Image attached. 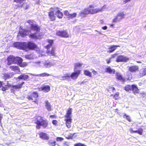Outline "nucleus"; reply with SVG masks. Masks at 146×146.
<instances>
[{
	"mask_svg": "<svg viewBox=\"0 0 146 146\" xmlns=\"http://www.w3.org/2000/svg\"><path fill=\"white\" fill-rule=\"evenodd\" d=\"M129 60V58L126 57L123 55H120L118 56L116 60L117 62H126Z\"/></svg>",
	"mask_w": 146,
	"mask_h": 146,
	"instance_id": "nucleus-9",
	"label": "nucleus"
},
{
	"mask_svg": "<svg viewBox=\"0 0 146 146\" xmlns=\"http://www.w3.org/2000/svg\"><path fill=\"white\" fill-rule=\"evenodd\" d=\"M58 121L56 120H53L52 121V123L55 126H57L58 125Z\"/></svg>",
	"mask_w": 146,
	"mask_h": 146,
	"instance_id": "nucleus-48",
	"label": "nucleus"
},
{
	"mask_svg": "<svg viewBox=\"0 0 146 146\" xmlns=\"http://www.w3.org/2000/svg\"><path fill=\"white\" fill-rule=\"evenodd\" d=\"M56 35L58 36L64 38H68L69 35L68 32L65 30L58 31L56 32Z\"/></svg>",
	"mask_w": 146,
	"mask_h": 146,
	"instance_id": "nucleus-6",
	"label": "nucleus"
},
{
	"mask_svg": "<svg viewBox=\"0 0 146 146\" xmlns=\"http://www.w3.org/2000/svg\"><path fill=\"white\" fill-rule=\"evenodd\" d=\"M105 71L106 72L109 73L110 74H115V70L114 69H111V67L110 66L106 68Z\"/></svg>",
	"mask_w": 146,
	"mask_h": 146,
	"instance_id": "nucleus-24",
	"label": "nucleus"
},
{
	"mask_svg": "<svg viewBox=\"0 0 146 146\" xmlns=\"http://www.w3.org/2000/svg\"><path fill=\"white\" fill-rule=\"evenodd\" d=\"M40 137H47V134L43 132H40L38 133Z\"/></svg>",
	"mask_w": 146,
	"mask_h": 146,
	"instance_id": "nucleus-40",
	"label": "nucleus"
},
{
	"mask_svg": "<svg viewBox=\"0 0 146 146\" xmlns=\"http://www.w3.org/2000/svg\"><path fill=\"white\" fill-rule=\"evenodd\" d=\"M14 64H17L19 65H20L21 63H22L23 62V60L21 57L16 56L15 57Z\"/></svg>",
	"mask_w": 146,
	"mask_h": 146,
	"instance_id": "nucleus-23",
	"label": "nucleus"
},
{
	"mask_svg": "<svg viewBox=\"0 0 146 146\" xmlns=\"http://www.w3.org/2000/svg\"><path fill=\"white\" fill-rule=\"evenodd\" d=\"M123 117L124 118L126 119L129 122H131V121L130 116L129 115H126V114H124L123 115Z\"/></svg>",
	"mask_w": 146,
	"mask_h": 146,
	"instance_id": "nucleus-37",
	"label": "nucleus"
},
{
	"mask_svg": "<svg viewBox=\"0 0 146 146\" xmlns=\"http://www.w3.org/2000/svg\"><path fill=\"white\" fill-rule=\"evenodd\" d=\"M104 10V6L101 8L90 9H89L90 13L91 14H95L99 12H102Z\"/></svg>",
	"mask_w": 146,
	"mask_h": 146,
	"instance_id": "nucleus-10",
	"label": "nucleus"
},
{
	"mask_svg": "<svg viewBox=\"0 0 146 146\" xmlns=\"http://www.w3.org/2000/svg\"><path fill=\"white\" fill-rule=\"evenodd\" d=\"M45 64L46 66H51V63L50 62L48 63H46Z\"/></svg>",
	"mask_w": 146,
	"mask_h": 146,
	"instance_id": "nucleus-59",
	"label": "nucleus"
},
{
	"mask_svg": "<svg viewBox=\"0 0 146 146\" xmlns=\"http://www.w3.org/2000/svg\"><path fill=\"white\" fill-rule=\"evenodd\" d=\"M131 91L133 92V94L135 95L139 93V89L137 86L135 84L132 85Z\"/></svg>",
	"mask_w": 146,
	"mask_h": 146,
	"instance_id": "nucleus-19",
	"label": "nucleus"
},
{
	"mask_svg": "<svg viewBox=\"0 0 146 146\" xmlns=\"http://www.w3.org/2000/svg\"><path fill=\"white\" fill-rule=\"evenodd\" d=\"M77 13H74L72 14H70V16L69 17L68 19H72L73 18L75 17H76Z\"/></svg>",
	"mask_w": 146,
	"mask_h": 146,
	"instance_id": "nucleus-39",
	"label": "nucleus"
},
{
	"mask_svg": "<svg viewBox=\"0 0 146 146\" xmlns=\"http://www.w3.org/2000/svg\"><path fill=\"white\" fill-rule=\"evenodd\" d=\"M143 131V129H141L140 130H138L133 131L132 132L134 133H137L139 135H141L142 134Z\"/></svg>",
	"mask_w": 146,
	"mask_h": 146,
	"instance_id": "nucleus-38",
	"label": "nucleus"
},
{
	"mask_svg": "<svg viewBox=\"0 0 146 146\" xmlns=\"http://www.w3.org/2000/svg\"><path fill=\"white\" fill-rule=\"evenodd\" d=\"M92 72L94 75H96L97 74V72L94 70H92Z\"/></svg>",
	"mask_w": 146,
	"mask_h": 146,
	"instance_id": "nucleus-58",
	"label": "nucleus"
},
{
	"mask_svg": "<svg viewBox=\"0 0 146 146\" xmlns=\"http://www.w3.org/2000/svg\"><path fill=\"white\" fill-rule=\"evenodd\" d=\"M111 58H110L109 59H106V61L107 62V63L108 64H109L111 62Z\"/></svg>",
	"mask_w": 146,
	"mask_h": 146,
	"instance_id": "nucleus-54",
	"label": "nucleus"
},
{
	"mask_svg": "<svg viewBox=\"0 0 146 146\" xmlns=\"http://www.w3.org/2000/svg\"><path fill=\"white\" fill-rule=\"evenodd\" d=\"M15 57L12 56L10 55L7 58V64L10 65L12 64H14Z\"/></svg>",
	"mask_w": 146,
	"mask_h": 146,
	"instance_id": "nucleus-13",
	"label": "nucleus"
},
{
	"mask_svg": "<svg viewBox=\"0 0 146 146\" xmlns=\"http://www.w3.org/2000/svg\"><path fill=\"white\" fill-rule=\"evenodd\" d=\"M90 14L89 9L88 8H85L80 13V15L82 16L83 15H86Z\"/></svg>",
	"mask_w": 146,
	"mask_h": 146,
	"instance_id": "nucleus-25",
	"label": "nucleus"
},
{
	"mask_svg": "<svg viewBox=\"0 0 146 146\" xmlns=\"http://www.w3.org/2000/svg\"><path fill=\"white\" fill-rule=\"evenodd\" d=\"M128 70L131 72H135L139 71V67L137 65L131 66L129 67Z\"/></svg>",
	"mask_w": 146,
	"mask_h": 146,
	"instance_id": "nucleus-12",
	"label": "nucleus"
},
{
	"mask_svg": "<svg viewBox=\"0 0 146 146\" xmlns=\"http://www.w3.org/2000/svg\"><path fill=\"white\" fill-rule=\"evenodd\" d=\"M14 46L16 48L25 51L34 50L37 48V45L32 41L26 42H16L14 44Z\"/></svg>",
	"mask_w": 146,
	"mask_h": 146,
	"instance_id": "nucleus-1",
	"label": "nucleus"
},
{
	"mask_svg": "<svg viewBox=\"0 0 146 146\" xmlns=\"http://www.w3.org/2000/svg\"><path fill=\"white\" fill-rule=\"evenodd\" d=\"M63 145L66 146H69L68 143L67 142H65L63 143Z\"/></svg>",
	"mask_w": 146,
	"mask_h": 146,
	"instance_id": "nucleus-55",
	"label": "nucleus"
},
{
	"mask_svg": "<svg viewBox=\"0 0 146 146\" xmlns=\"http://www.w3.org/2000/svg\"><path fill=\"white\" fill-rule=\"evenodd\" d=\"M29 78V75L25 74L20 75L17 78L19 80H23L24 81L28 80Z\"/></svg>",
	"mask_w": 146,
	"mask_h": 146,
	"instance_id": "nucleus-16",
	"label": "nucleus"
},
{
	"mask_svg": "<svg viewBox=\"0 0 146 146\" xmlns=\"http://www.w3.org/2000/svg\"><path fill=\"white\" fill-rule=\"evenodd\" d=\"M38 97V93L36 91L33 92L31 94L28 95L27 98L29 101L33 100L35 103L38 104V101L37 98Z\"/></svg>",
	"mask_w": 146,
	"mask_h": 146,
	"instance_id": "nucleus-4",
	"label": "nucleus"
},
{
	"mask_svg": "<svg viewBox=\"0 0 146 146\" xmlns=\"http://www.w3.org/2000/svg\"><path fill=\"white\" fill-rule=\"evenodd\" d=\"M48 16L51 21H54L56 19V16L54 11H51L48 13Z\"/></svg>",
	"mask_w": 146,
	"mask_h": 146,
	"instance_id": "nucleus-14",
	"label": "nucleus"
},
{
	"mask_svg": "<svg viewBox=\"0 0 146 146\" xmlns=\"http://www.w3.org/2000/svg\"><path fill=\"white\" fill-rule=\"evenodd\" d=\"M117 55V54H112V55H111V58H115L116 56Z\"/></svg>",
	"mask_w": 146,
	"mask_h": 146,
	"instance_id": "nucleus-62",
	"label": "nucleus"
},
{
	"mask_svg": "<svg viewBox=\"0 0 146 146\" xmlns=\"http://www.w3.org/2000/svg\"><path fill=\"white\" fill-rule=\"evenodd\" d=\"M25 58L28 60L32 59L33 58V56L31 54L26 55L25 56Z\"/></svg>",
	"mask_w": 146,
	"mask_h": 146,
	"instance_id": "nucleus-36",
	"label": "nucleus"
},
{
	"mask_svg": "<svg viewBox=\"0 0 146 146\" xmlns=\"http://www.w3.org/2000/svg\"><path fill=\"white\" fill-rule=\"evenodd\" d=\"M131 0H123V3L124 4L130 1Z\"/></svg>",
	"mask_w": 146,
	"mask_h": 146,
	"instance_id": "nucleus-56",
	"label": "nucleus"
},
{
	"mask_svg": "<svg viewBox=\"0 0 146 146\" xmlns=\"http://www.w3.org/2000/svg\"><path fill=\"white\" fill-rule=\"evenodd\" d=\"M51 46H50V45L49 44L47 45L45 47L47 49H49Z\"/></svg>",
	"mask_w": 146,
	"mask_h": 146,
	"instance_id": "nucleus-57",
	"label": "nucleus"
},
{
	"mask_svg": "<svg viewBox=\"0 0 146 146\" xmlns=\"http://www.w3.org/2000/svg\"><path fill=\"white\" fill-rule=\"evenodd\" d=\"M110 90H111L113 92L115 90V89L114 87L109 86L108 88V89H107V91H110Z\"/></svg>",
	"mask_w": 146,
	"mask_h": 146,
	"instance_id": "nucleus-46",
	"label": "nucleus"
},
{
	"mask_svg": "<svg viewBox=\"0 0 146 146\" xmlns=\"http://www.w3.org/2000/svg\"><path fill=\"white\" fill-rule=\"evenodd\" d=\"M25 83V82H22L20 84L17 85L11 86V89L10 91L12 92H13L15 90H19L22 88L23 85Z\"/></svg>",
	"mask_w": 146,
	"mask_h": 146,
	"instance_id": "nucleus-8",
	"label": "nucleus"
},
{
	"mask_svg": "<svg viewBox=\"0 0 146 146\" xmlns=\"http://www.w3.org/2000/svg\"><path fill=\"white\" fill-rule=\"evenodd\" d=\"M9 68L12 71H16L17 70H19L20 69L18 66H10Z\"/></svg>",
	"mask_w": 146,
	"mask_h": 146,
	"instance_id": "nucleus-32",
	"label": "nucleus"
},
{
	"mask_svg": "<svg viewBox=\"0 0 146 146\" xmlns=\"http://www.w3.org/2000/svg\"><path fill=\"white\" fill-rule=\"evenodd\" d=\"M27 22L30 25L31 27L33 25H34V23H35L34 21L33 20H29L27 21Z\"/></svg>",
	"mask_w": 146,
	"mask_h": 146,
	"instance_id": "nucleus-43",
	"label": "nucleus"
},
{
	"mask_svg": "<svg viewBox=\"0 0 146 146\" xmlns=\"http://www.w3.org/2000/svg\"><path fill=\"white\" fill-rule=\"evenodd\" d=\"M19 35L22 37H25L29 35V33L27 30L21 29L19 31Z\"/></svg>",
	"mask_w": 146,
	"mask_h": 146,
	"instance_id": "nucleus-18",
	"label": "nucleus"
},
{
	"mask_svg": "<svg viewBox=\"0 0 146 146\" xmlns=\"http://www.w3.org/2000/svg\"><path fill=\"white\" fill-rule=\"evenodd\" d=\"M119 93L117 92L114 94H111L110 96H113V98L115 100H117L119 99Z\"/></svg>",
	"mask_w": 146,
	"mask_h": 146,
	"instance_id": "nucleus-29",
	"label": "nucleus"
},
{
	"mask_svg": "<svg viewBox=\"0 0 146 146\" xmlns=\"http://www.w3.org/2000/svg\"><path fill=\"white\" fill-rule=\"evenodd\" d=\"M94 7V6L92 5H90L89 6L88 8H93Z\"/></svg>",
	"mask_w": 146,
	"mask_h": 146,
	"instance_id": "nucleus-61",
	"label": "nucleus"
},
{
	"mask_svg": "<svg viewBox=\"0 0 146 146\" xmlns=\"http://www.w3.org/2000/svg\"><path fill=\"white\" fill-rule=\"evenodd\" d=\"M3 75V78L5 80H7L13 77L14 76V74L13 73H5Z\"/></svg>",
	"mask_w": 146,
	"mask_h": 146,
	"instance_id": "nucleus-15",
	"label": "nucleus"
},
{
	"mask_svg": "<svg viewBox=\"0 0 146 146\" xmlns=\"http://www.w3.org/2000/svg\"><path fill=\"white\" fill-rule=\"evenodd\" d=\"M120 47L119 45H111L110 47L109 48L110 50L108 52L109 53H111L116 50L117 47Z\"/></svg>",
	"mask_w": 146,
	"mask_h": 146,
	"instance_id": "nucleus-27",
	"label": "nucleus"
},
{
	"mask_svg": "<svg viewBox=\"0 0 146 146\" xmlns=\"http://www.w3.org/2000/svg\"><path fill=\"white\" fill-rule=\"evenodd\" d=\"M41 90L45 92H48L50 90V86L48 85L44 86L41 88Z\"/></svg>",
	"mask_w": 146,
	"mask_h": 146,
	"instance_id": "nucleus-22",
	"label": "nucleus"
},
{
	"mask_svg": "<svg viewBox=\"0 0 146 146\" xmlns=\"http://www.w3.org/2000/svg\"><path fill=\"white\" fill-rule=\"evenodd\" d=\"M74 146H86L84 144L81 143H78L75 144L74 145Z\"/></svg>",
	"mask_w": 146,
	"mask_h": 146,
	"instance_id": "nucleus-49",
	"label": "nucleus"
},
{
	"mask_svg": "<svg viewBox=\"0 0 146 146\" xmlns=\"http://www.w3.org/2000/svg\"><path fill=\"white\" fill-rule=\"evenodd\" d=\"M124 14L123 12L119 13L116 16L119 20L123 18L124 17Z\"/></svg>",
	"mask_w": 146,
	"mask_h": 146,
	"instance_id": "nucleus-31",
	"label": "nucleus"
},
{
	"mask_svg": "<svg viewBox=\"0 0 146 146\" xmlns=\"http://www.w3.org/2000/svg\"><path fill=\"white\" fill-rule=\"evenodd\" d=\"M84 74L85 75L89 76L90 77H91L92 74L90 72L87 70H84Z\"/></svg>",
	"mask_w": 146,
	"mask_h": 146,
	"instance_id": "nucleus-34",
	"label": "nucleus"
},
{
	"mask_svg": "<svg viewBox=\"0 0 146 146\" xmlns=\"http://www.w3.org/2000/svg\"><path fill=\"white\" fill-rule=\"evenodd\" d=\"M115 76L117 79L123 82H124L125 80V78L123 77V76L118 72H116Z\"/></svg>",
	"mask_w": 146,
	"mask_h": 146,
	"instance_id": "nucleus-20",
	"label": "nucleus"
},
{
	"mask_svg": "<svg viewBox=\"0 0 146 146\" xmlns=\"http://www.w3.org/2000/svg\"><path fill=\"white\" fill-rule=\"evenodd\" d=\"M72 113V109L69 108L67 111L66 114L64 115L65 118L64 121H65L66 127L68 128L71 127L72 119L71 116Z\"/></svg>",
	"mask_w": 146,
	"mask_h": 146,
	"instance_id": "nucleus-3",
	"label": "nucleus"
},
{
	"mask_svg": "<svg viewBox=\"0 0 146 146\" xmlns=\"http://www.w3.org/2000/svg\"><path fill=\"white\" fill-rule=\"evenodd\" d=\"M9 88V86L8 85H5V87H3L2 88V90L3 91H5L7 90H8Z\"/></svg>",
	"mask_w": 146,
	"mask_h": 146,
	"instance_id": "nucleus-45",
	"label": "nucleus"
},
{
	"mask_svg": "<svg viewBox=\"0 0 146 146\" xmlns=\"http://www.w3.org/2000/svg\"><path fill=\"white\" fill-rule=\"evenodd\" d=\"M59 8L58 7H51L50 8V10H56L57 11L55 12V14L57 17L59 19H61L63 17V14L62 12H61L59 10Z\"/></svg>",
	"mask_w": 146,
	"mask_h": 146,
	"instance_id": "nucleus-7",
	"label": "nucleus"
},
{
	"mask_svg": "<svg viewBox=\"0 0 146 146\" xmlns=\"http://www.w3.org/2000/svg\"><path fill=\"white\" fill-rule=\"evenodd\" d=\"M64 139L62 137H56V140L58 141H61L63 140Z\"/></svg>",
	"mask_w": 146,
	"mask_h": 146,
	"instance_id": "nucleus-52",
	"label": "nucleus"
},
{
	"mask_svg": "<svg viewBox=\"0 0 146 146\" xmlns=\"http://www.w3.org/2000/svg\"><path fill=\"white\" fill-rule=\"evenodd\" d=\"M83 65L82 63H76L74 64V71L77 70V69L78 68L80 67Z\"/></svg>",
	"mask_w": 146,
	"mask_h": 146,
	"instance_id": "nucleus-30",
	"label": "nucleus"
},
{
	"mask_svg": "<svg viewBox=\"0 0 146 146\" xmlns=\"http://www.w3.org/2000/svg\"><path fill=\"white\" fill-rule=\"evenodd\" d=\"M41 36L40 34L38 35L36 33H31L29 35V38L36 40L40 39L41 38Z\"/></svg>",
	"mask_w": 146,
	"mask_h": 146,
	"instance_id": "nucleus-11",
	"label": "nucleus"
},
{
	"mask_svg": "<svg viewBox=\"0 0 146 146\" xmlns=\"http://www.w3.org/2000/svg\"><path fill=\"white\" fill-rule=\"evenodd\" d=\"M47 42H48L49 43L50 45V46H52L53 42H54V40H50V39H48L47 40Z\"/></svg>",
	"mask_w": 146,
	"mask_h": 146,
	"instance_id": "nucleus-50",
	"label": "nucleus"
},
{
	"mask_svg": "<svg viewBox=\"0 0 146 146\" xmlns=\"http://www.w3.org/2000/svg\"><path fill=\"white\" fill-rule=\"evenodd\" d=\"M50 75L48 73H46L44 72L43 73L40 74H39L38 75V76L40 77H46V76H50Z\"/></svg>",
	"mask_w": 146,
	"mask_h": 146,
	"instance_id": "nucleus-35",
	"label": "nucleus"
},
{
	"mask_svg": "<svg viewBox=\"0 0 146 146\" xmlns=\"http://www.w3.org/2000/svg\"><path fill=\"white\" fill-rule=\"evenodd\" d=\"M110 25L111 27H112L113 28L114 27H113L114 24H111Z\"/></svg>",
	"mask_w": 146,
	"mask_h": 146,
	"instance_id": "nucleus-64",
	"label": "nucleus"
},
{
	"mask_svg": "<svg viewBox=\"0 0 146 146\" xmlns=\"http://www.w3.org/2000/svg\"><path fill=\"white\" fill-rule=\"evenodd\" d=\"M102 29L104 30H106L107 29V27L106 26H104L102 27Z\"/></svg>",
	"mask_w": 146,
	"mask_h": 146,
	"instance_id": "nucleus-60",
	"label": "nucleus"
},
{
	"mask_svg": "<svg viewBox=\"0 0 146 146\" xmlns=\"http://www.w3.org/2000/svg\"><path fill=\"white\" fill-rule=\"evenodd\" d=\"M74 71V72L71 74L70 76H69L68 74H66V76H63L62 77L66 78H69L70 77L72 79L74 80H76L79 75L80 74L81 70H77Z\"/></svg>",
	"mask_w": 146,
	"mask_h": 146,
	"instance_id": "nucleus-5",
	"label": "nucleus"
},
{
	"mask_svg": "<svg viewBox=\"0 0 146 146\" xmlns=\"http://www.w3.org/2000/svg\"><path fill=\"white\" fill-rule=\"evenodd\" d=\"M25 1H26V0H13V1L14 2L20 3V5L17 4L15 5L16 8L17 9L18 8L22 7L23 6V5L24 3H22V4H21V3H22V2Z\"/></svg>",
	"mask_w": 146,
	"mask_h": 146,
	"instance_id": "nucleus-17",
	"label": "nucleus"
},
{
	"mask_svg": "<svg viewBox=\"0 0 146 146\" xmlns=\"http://www.w3.org/2000/svg\"><path fill=\"white\" fill-rule=\"evenodd\" d=\"M140 75L142 76H144L146 75V68L143 69L142 71L140 73Z\"/></svg>",
	"mask_w": 146,
	"mask_h": 146,
	"instance_id": "nucleus-41",
	"label": "nucleus"
},
{
	"mask_svg": "<svg viewBox=\"0 0 146 146\" xmlns=\"http://www.w3.org/2000/svg\"><path fill=\"white\" fill-rule=\"evenodd\" d=\"M2 119V115L1 114H0V123L1 122V121Z\"/></svg>",
	"mask_w": 146,
	"mask_h": 146,
	"instance_id": "nucleus-63",
	"label": "nucleus"
},
{
	"mask_svg": "<svg viewBox=\"0 0 146 146\" xmlns=\"http://www.w3.org/2000/svg\"><path fill=\"white\" fill-rule=\"evenodd\" d=\"M31 29L33 31H36L37 32H39L40 27L37 25L34 24L30 27Z\"/></svg>",
	"mask_w": 146,
	"mask_h": 146,
	"instance_id": "nucleus-21",
	"label": "nucleus"
},
{
	"mask_svg": "<svg viewBox=\"0 0 146 146\" xmlns=\"http://www.w3.org/2000/svg\"><path fill=\"white\" fill-rule=\"evenodd\" d=\"M56 141H54L50 143V145L51 146H61L58 144H56Z\"/></svg>",
	"mask_w": 146,
	"mask_h": 146,
	"instance_id": "nucleus-47",
	"label": "nucleus"
},
{
	"mask_svg": "<svg viewBox=\"0 0 146 146\" xmlns=\"http://www.w3.org/2000/svg\"><path fill=\"white\" fill-rule=\"evenodd\" d=\"M119 20L116 17L115 18L112 20V21L113 22H116Z\"/></svg>",
	"mask_w": 146,
	"mask_h": 146,
	"instance_id": "nucleus-53",
	"label": "nucleus"
},
{
	"mask_svg": "<svg viewBox=\"0 0 146 146\" xmlns=\"http://www.w3.org/2000/svg\"><path fill=\"white\" fill-rule=\"evenodd\" d=\"M64 14L67 17V18L68 19L69 17L70 16V13L67 10H65L64 11Z\"/></svg>",
	"mask_w": 146,
	"mask_h": 146,
	"instance_id": "nucleus-44",
	"label": "nucleus"
},
{
	"mask_svg": "<svg viewBox=\"0 0 146 146\" xmlns=\"http://www.w3.org/2000/svg\"><path fill=\"white\" fill-rule=\"evenodd\" d=\"M45 106L47 110L49 111H50L52 110L50 104L48 100L45 101Z\"/></svg>",
	"mask_w": 146,
	"mask_h": 146,
	"instance_id": "nucleus-28",
	"label": "nucleus"
},
{
	"mask_svg": "<svg viewBox=\"0 0 146 146\" xmlns=\"http://www.w3.org/2000/svg\"><path fill=\"white\" fill-rule=\"evenodd\" d=\"M132 86V85H127L124 87V89L125 91L127 92L131 91Z\"/></svg>",
	"mask_w": 146,
	"mask_h": 146,
	"instance_id": "nucleus-33",
	"label": "nucleus"
},
{
	"mask_svg": "<svg viewBox=\"0 0 146 146\" xmlns=\"http://www.w3.org/2000/svg\"><path fill=\"white\" fill-rule=\"evenodd\" d=\"M28 65V63L26 62H23L21 63L19 65L20 67H24Z\"/></svg>",
	"mask_w": 146,
	"mask_h": 146,
	"instance_id": "nucleus-42",
	"label": "nucleus"
},
{
	"mask_svg": "<svg viewBox=\"0 0 146 146\" xmlns=\"http://www.w3.org/2000/svg\"><path fill=\"white\" fill-rule=\"evenodd\" d=\"M50 117L51 119H56L57 117V116L56 115H51L50 116Z\"/></svg>",
	"mask_w": 146,
	"mask_h": 146,
	"instance_id": "nucleus-51",
	"label": "nucleus"
},
{
	"mask_svg": "<svg viewBox=\"0 0 146 146\" xmlns=\"http://www.w3.org/2000/svg\"><path fill=\"white\" fill-rule=\"evenodd\" d=\"M46 52L47 54H51L52 56H56V53L55 52V48L52 47L51 51L47 50L46 51Z\"/></svg>",
	"mask_w": 146,
	"mask_h": 146,
	"instance_id": "nucleus-26",
	"label": "nucleus"
},
{
	"mask_svg": "<svg viewBox=\"0 0 146 146\" xmlns=\"http://www.w3.org/2000/svg\"><path fill=\"white\" fill-rule=\"evenodd\" d=\"M34 123L36 124V128L37 129H39L42 126L44 128H46L48 125V121L47 119H44L43 117L40 115L35 117Z\"/></svg>",
	"mask_w": 146,
	"mask_h": 146,
	"instance_id": "nucleus-2",
	"label": "nucleus"
}]
</instances>
